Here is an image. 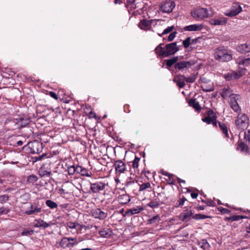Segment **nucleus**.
Segmentation results:
<instances>
[{
  "mask_svg": "<svg viewBox=\"0 0 250 250\" xmlns=\"http://www.w3.org/2000/svg\"><path fill=\"white\" fill-rule=\"evenodd\" d=\"M163 43H160L155 48L156 53L162 57H166L174 54L179 50L176 42H172L167 44L165 47H163Z\"/></svg>",
  "mask_w": 250,
  "mask_h": 250,
  "instance_id": "obj_1",
  "label": "nucleus"
},
{
  "mask_svg": "<svg viewBox=\"0 0 250 250\" xmlns=\"http://www.w3.org/2000/svg\"><path fill=\"white\" fill-rule=\"evenodd\" d=\"M214 56L215 60L222 62H229L232 59L231 53L224 47L215 49Z\"/></svg>",
  "mask_w": 250,
  "mask_h": 250,
  "instance_id": "obj_2",
  "label": "nucleus"
},
{
  "mask_svg": "<svg viewBox=\"0 0 250 250\" xmlns=\"http://www.w3.org/2000/svg\"><path fill=\"white\" fill-rule=\"evenodd\" d=\"M207 8L198 7L191 11V16L194 19L200 20L211 17L212 14Z\"/></svg>",
  "mask_w": 250,
  "mask_h": 250,
  "instance_id": "obj_3",
  "label": "nucleus"
},
{
  "mask_svg": "<svg viewBox=\"0 0 250 250\" xmlns=\"http://www.w3.org/2000/svg\"><path fill=\"white\" fill-rule=\"evenodd\" d=\"M237 119L235 120V125L238 129L244 130L248 127L249 123V119L247 115L244 113H238Z\"/></svg>",
  "mask_w": 250,
  "mask_h": 250,
  "instance_id": "obj_4",
  "label": "nucleus"
},
{
  "mask_svg": "<svg viewBox=\"0 0 250 250\" xmlns=\"http://www.w3.org/2000/svg\"><path fill=\"white\" fill-rule=\"evenodd\" d=\"M240 100L241 96L240 95L234 94L231 95L229 101L230 108L237 113H240L241 111V108L238 104Z\"/></svg>",
  "mask_w": 250,
  "mask_h": 250,
  "instance_id": "obj_5",
  "label": "nucleus"
},
{
  "mask_svg": "<svg viewBox=\"0 0 250 250\" xmlns=\"http://www.w3.org/2000/svg\"><path fill=\"white\" fill-rule=\"evenodd\" d=\"M242 11V8L239 3H234L230 7V9L225 13V15L227 16L231 17L238 15Z\"/></svg>",
  "mask_w": 250,
  "mask_h": 250,
  "instance_id": "obj_6",
  "label": "nucleus"
},
{
  "mask_svg": "<svg viewBox=\"0 0 250 250\" xmlns=\"http://www.w3.org/2000/svg\"><path fill=\"white\" fill-rule=\"evenodd\" d=\"M175 6V3L173 0H166L162 3L161 9L164 12L169 13L172 11Z\"/></svg>",
  "mask_w": 250,
  "mask_h": 250,
  "instance_id": "obj_7",
  "label": "nucleus"
},
{
  "mask_svg": "<svg viewBox=\"0 0 250 250\" xmlns=\"http://www.w3.org/2000/svg\"><path fill=\"white\" fill-rule=\"evenodd\" d=\"M42 211L41 208L36 204H30L28 208L25 210L24 213L26 215L36 214Z\"/></svg>",
  "mask_w": 250,
  "mask_h": 250,
  "instance_id": "obj_8",
  "label": "nucleus"
},
{
  "mask_svg": "<svg viewBox=\"0 0 250 250\" xmlns=\"http://www.w3.org/2000/svg\"><path fill=\"white\" fill-rule=\"evenodd\" d=\"M183 212L180 214V218L182 221L189 220L193 216V212L191 207H186Z\"/></svg>",
  "mask_w": 250,
  "mask_h": 250,
  "instance_id": "obj_9",
  "label": "nucleus"
},
{
  "mask_svg": "<svg viewBox=\"0 0 250 250\" xmlns=\"http://www.w3.org/2000/svg\"><path fill=\"white\" fill-rule=\"evenodd\" d=\"M208 22L212 25H224L227 23L228 19L224 17H215L210 19Z\"/></svg>",
  "mask_w": 250,
  "mask_h": 250,
  "instance_id": "obj_10",
  "label": "nucleus"
},
{
  "mask_svg": "<svg viewBox=\"0 0 250 250\" xmlns=\"http://www.w3.org/2000/svg\"><path fill=\"white\" fill-rule=\"evenodd\" d=\"M105 186L106 184L105 183L101 182H97L93 184L91 183L90 190L93 193H98L103 190L105 188Z\"/></svg>",
  "mask_w": 250,
  "mask_h": 250,
  "instance_id": "obj_11",
  "label": "nucleus"
},
{
  "mask_svg": "<svg viewBox=\"0 0 250 250\" xmlns=\"http://www.w3.org/2000/svg\"><path fill=\"white\" fill-rule=\"evenodd\" d=\"M92 214L94 218L99 220H104L107 216V212H104L100 208H96L92 210Z\"/></svg>",
  "mask_w": 250,
  "mask_h": 250,
  "instance_id": "obj_12",
  "label": "nucleus"
},
{
  "mask_svg": "<svg viewBox=\"0 0 250 250\" xmlns=\"http://www.w3.org/2000/svg\"><path fill=\"white\" fill-rule=\"evenodd\" d=\"M116 172L118 174L124 173L126 170V167L125 164L121 160H117L114 164Z\"/></svg>",
  "mask_w": 250,
  "mask_h": 250,
  "instance_id": "obj_13",
  "label": "nucleus"
},
{
  "mask_svg": "<svg viewBox=\"0 0 250 250\" xmlns=\"http://www.w3.org/2000/svg\"><path fill=\"white\" fill-rule=\"evenodd\" d=\"M154 22V21L153 20H143L141 21L139 24V27L143 30L147 31L148 30H150L151 28V24Z\"/></svg>",
  "mask_w": 250,
  "mask_h": 250,
  "instance_id": "obj_14",
  "label": "nucleus"
},
{
  "mask_svg": "<svg viewBox=\"0 0 250 250\" xmlns=\"http://www.w3.org/2000/svg\"><path fill=\"white\" fill-rule=\"evenodd\" d=\"M203 27V24H194L185 26L184 29L188 31H199L202 30Z\"/></svg>",
  "mask_w": 250,
  "mask_h": 250,
  "instance_id": "obj_15",
  "label": "nucleus"
},
{
  "mask_svg": "<svg viewBox=\"0 0 250 250\" xmlns=\"http://www.w3.org/2000/svg\"><path fill=\"white\" fill-rule=\"evenodd\" d=\"M237 50L242 54L250 52V42H247L238 45L237 47Z\"/></svg>",
  "mask_w": 250,
  "mask_h": 250,
  "instance_id": "obj_16",
  "label": "nucleus"
},
{
  "mask_svg": "<svg viewBox=\"0 0 250 250\" xmlns=\"http://www.w3.org/2000/svg\"><path fill=\"white\" fill-rule=\"evenodd\" d=\"M69 164L66 163L65 167L67 168V170L65 172H67L68 175H73L75 172H77V167H75L73 165V163L70 159L68 161Z\"/></svg>",
  "mask_w": 250,
  "mask_h": 250,
  "instance_id": "obj_17",
  "label": "nucleus"
},
{
  "mask_svg": "<svg viewBox=\"0 0 250 250\" xmlns=\"http://www.w3.org/2000/svg\"><path fill=\"white\" fill-rule=\"evenodd\" d=\"M191 65V63L188 61H182L177 62L175 65V69L182 70L184 68H188Z\"/></svg>",
  "mask_w": 250,
  "mask_h": 250,
  "instance_id": "obj_18",
  "label": "nucleus"
},
{
  "mask_svg": "<svg viewBox=\"0 0 250 250\" xmlns=\"http://www.w3.org/2000/svg\"><path fill=\"white\" fill-rule=\"evenodd\" d=\"M186 77L183 75H178L176 77L173 81L177 83L180 88L183 87L185 85Z\"/></svg>",
  "mask_w": 250,
  "mask_h": 250,
  "instance_id": "obj_19",
  "label": "nucleus"
},
{
  "mask_svg": "<svg viewBox=\"0 0 250 250\" xmlns=\"http://www.w3.org/2000/svg\"><path fill=\"white\" fill-rule=\"evenodd\" d=\"M35 222L36 223L34 224V226L36 228L45 229L50 226L51 224H53L51 222L48 223L41 219L36 220Z\"/></svg>",
  "mask_w": 250,
  "mask_h": 250,
  "instance_id": "obj_20",
  "label": "nucleus"
},
{
  "mask_svg": "<svg viewBox=\"0 0 250 250\" xmlns=\"http://www.w3.org/2000/svg\"><path fill=\"white\" fill-rule=\"evenodd\" d=\"M130 201V197L126 194L120 195L118 197V201L120 204H126Z\"/></svg>",
  "mask_w": 250,
  "mask_h": 250,
  "instance_id": "obj_21",
  "label": "nucleus"
},
{
  "mask_svg": "<svg viewBox=\"0 0 250 250\" xmlns=\"http://www.w3.org/2000/svg\"><path fill=\"white\" fill-rule=\"evenodd\" d=\"M232 91L231 89L228 87L227 88H224L220 92V94L224 99H226L228 97L230 98L231 95L234 94L232 93Z\"/></svg>",
  "mask_w": 250,
  "mask_h": 250,
  "instance_id": "obj_22",
  "label": "nucleus"
},
{
  "mask_svg": "<svg viewBox=\"0 0 250 250\" xmlns=\"http://www.w3.org/2000/svg\"><path fill=\"white\" fill-rule=\"evenodd\" d=\"M76 169L77 170V173H80L82 176H91V172L85 168L81 166H77Z\"/></svg>",
  "mask_w": 250,
  "mask_h": 250,
  "instance_id": "obj_23",
  "label": "nucleus"
},
{
  "mask_svg": "<svg viewBox=\"0 0 250 250\" xmlns=\"http://www.w3.org/2000/svg\"><path fill=\"white\" fill-rule=\"evenodd\" d=\"M144 209V208L141 207H137L136 208H131L127 210L125 212V214L127 215H133L139 213Z\"/></svg>",
  "mask_w": 250,
  "mask_h": 250,
  "instance_id": "obj_24",
  "label": "nucleus"
},
{
  "mask_svg": "<svg viewBox=\"0 0 250 250\" xmlns=\"http://www.w3.org/2000/svg\"><path fill=\"white\" fill-rule=\"evenodd\" d=\"M236 63L239 65H245L248 66L250 65V58H239L236 61Z\"/></svg>",
  "mask_w": 250,
  "mask_h": 250,
  "instance_id": "obj_25",
  "label": "nucleus"
},
{
  "mask_svg": "<svg viewBox=\"0 0 250 250\" xmlns=\"http://www.w3.org/2000/svg\"><path fill=\"white\" fill-rule=\"evenodd\" d=\"M99 233L101 237L107 238L111 235L112 231L110 229H106L99 231Z\"/></svg>",
  "mask_w": 250,
  "mask_h": 250,
  "instance_id": "obj_26",
  "label": "nucleus"
},
{
  "mask_svg": "<svg viewBox=\"0 0 250 250\" xmlns=\"http://www.w3.org/2000/svg\"><path fill=\"white\" fill-rule=\"evenodd\" d=\"M210 111H209L208 112V116L202 119L203 122L206 123L207 124H209L211 123L214 125L217 126V122L215 119H212L211 117H209V112Z\"/></svg>",
  "mask_w": 250,
  "mask_h": 250,
  "instance_id": "obj_27",
  "label": "nucleus"
},
{
  "mask_svg": "<svg viewBox=\"0 0 250 250\" xmlns=\"http://www.w3.org/2000/svg\"><path fill=\"white\" fill-rule=\"evenodd\" d=\"M188 104L193 107L196 110L199 111L201 110V106L199 104V102L196 101L195 99H190L188 101Z\"/></svg>",
  "mask_w": 250,
  "mask_h": 250,
  "instance_id": "obj_28",
  "label": "nucleus"
},
{
  "mask_svg": "<svg viewBox=\"0 0 250 250\" xmlns=\"http://www.w3.org/2000/svg\"><path fill=\"white\" fill-rule=\"evenodd\" d=\"M161 221V218L159 215H156L151 218H150L148 220V222L149 224H152L153 225H157L158 224L159 222Z\"/></svg>",
  "mask_w": 250,
  "mask_h": 250,
  "instance_id": "obj_29",
  "label": "nucleus"
},
{
  "mask_svg": "<svg viewBox=\"0 0 250 250\" xmlns=\"http://www.w3.org/2000/svg\"><path fill=\"white\" fill-rule=\"evenodd\" d=\"M225 78L227 81H230L232 80L237 79L235 71H232L225 75Z\"/></svg>",
  "mask_w": 250,
  "mask_h": 250,
  "instance_id": "obj_30",
  "label": "nucleus"
},
{
  "mask_svg": "<svg viewBox=\"0 0 250 250\" xmlns=\"http://www.w3.org/2000/svg\"><path fill=\"white\" fill-rule=\"evenodd\" d=\"M198 245L200 248L203 249L204 250H208L209 247V244L205 239H203L200 242H199L198 243Z\"/></svg>",
  "mask_w": 250,
  "mask_h": 250,
  "instance_id": "obj_31",
  "label": "nucleus"
},
{
  "mask_svg": "<svg viewBox=\"0 0 250 250\" xmlns=\"http://www.w3.org/2000/svg\"><path fill=\"white\" fill-rule=\"evenodd\" d=\"M218 125L220 129L222 131L226 137H229L228 128L226 125L221 122H218Z\"/></svg>",
  "mask_w": 250,
  "mask_h": 250,
  "instance_id": "obj_32",
  "label": "nucleus"
},
{
  "mask_svg": "<svg viewBox=\"0 0 250 250\" xmlns=\"http://www.w3.org/2000/svg\"><path fill=\"white\" fill-rule=\"evenodd\" d=\"M140 158L135 156L134 160L132 161V167L134 169V172H139L138 166Z\"/></svg>",
  "mask_w": 250,
  "mask_h": 250,
  "instance_id": "obj_33",
  "label": "nucleus"
},
{
  "mask_svg": "<svg viewBox=\"0 0 250 250\" xmlns=\"http://www.w3.org/2000/svg\"><path fill=\"white\" fill-rule=\"evenodd\" d=\"M160 206V201L158 199L152 200L147 204V206L151 208H157Z\"/></svg>",
  "mask_w": 250,
  "mask_h": 250,
  "instance_id": "obj_34",
  "label": "nucleus"
},
{
  "mask_svg": "<svg viewBox=\"0 0 250 250\" xmlns=\"http://www.w3.org/2000/svg\"><path fill=\"white\" fill-rule=\"evenodd\" d=\"M246 72H247L246 68L239 67V70L237 71H235L236 78H237V79H239L241 77L245 75Z\"/></svg>",
  "mask_w": 250,
  "mask_h": 250,
  "instance_id": "obj_35",
  "label": "nucleus"
},
{
  "mask_svg": "<svg viewBox=\"0 0 250 250\" xmlns=\"http://www.w3.org/2000/svg\"><path fill=\"white\" fill-rule=\"evenodd\" d=\"M81 226L77 223L69 222L67 223V227L70 229H76L80 228Z\"/></svg>",
  "mask_w": 250,
  "mask_h": 250,
  "instance_id": "obj_36",
  "label": "nucleus"
},
{
  "mask_svg": "<svg viewBox=\"0 0 250 250\" xmlns=\"http://www.w3.org/2000/svg\"><path fill=\"white\" fill-rule=\"evenodd\" d=\"M237 149L244 152L247 153L248 151V147L243 143H241L239 144Z\"/></svg>",
  "mask_w": 250,
  "mask_h": 250,
  "instance_id": "obj_37",
  "label": "nucleus"
},
{
  "mask_svg": "<svg viewBox=\"0 0 250 250\" xmlns=\"http://www.w3.org/2000/svg\"><path fill=\"white\" fill-rule=\"evenodd\" d=\"M46 205L50 208L53 209L57 207V204L55 202L50 200H47L46 201Z\"/></svg>",
  "mask_w": 250,
  "mask_h": 250,
  "instance_id": "obj_38",
  "label": "nucleus"
},
{
  "mask_svg": "<svg viewBox=\"0 0 250 250\" xmlns=\"http://www.w3.org/2000/svg\"><path fill=\"white\" fill-rule=\"evenodd\" d=\"M209 216L202 214H196L192 216V218L195 220L205 219L209 218Z\"/></svg>",
  "mask_w": 250,
  "mask_h": 250,
  "instance_id": "obj_39",
  "label": "nucleus"
},
{
  "mask_svg": "<svg viewBox=\"0 0 250 250\" xmlns=\"http://www.w3.org/2000/svg\"><path fill=\"white\" fill-rule=\"evenodd\" d=\"M38 179L37 176L34 175H31L28 177L27 182L29 183L34 184L37 181Z\"/></svg>",
  "mask_w": 250,
  "mask_h": 250,
  "instance_id": "obj_40",
  "label": "nucleus"
},
{
  "mask_svg": "<svg viewBox=\"0 0 250 250\" xmlns=\"http://www.w3.org/2000/svg\"><path fill=\"white\" fill-rule=\"evenodd\" d=\"M173 29H174L173 26H168V27H167L166 29H165L164 30V31L163 32V33L162 34L158 33V34L159 36L161 37L163 35L167 34L170 33V32H171L173 30Z\"/></svg>",
  "mask_w": 250,
  "mask_h": 250,
  "instance_id": "obj_41",
  "label": "nucleus"
},
{
  "mask_svg": "<svg viewBox=\"0 0 250 250\" xmlns=\"http://www.w3.org/2000/svg\"><path fill=\"white\" fill-rule=\"evenodd\" d=\"M177 61V57H174L172 59L167 60V61L166 65L167 66H172L174 63H175Z\"/></svg>",
  "mask_w": 250,
  "mask_h": 250,
  "instance_id": "obj_42",
  "label": "nucleus"
},
{
  "mask_svg": "<svg viewBox=\"0 0 250 250\" xmlns=\"http://www.w3.org/2000/svg\"><path fill=\"white\" fill-rule=\"evenodd\" d=\"M151 187L149 182L144 183L140 186L139 191H143Z\"/></svg>",
  "mask_w": 250,
  "mask_h": 250,
  "instance_id": "obj_43",
  "label": "nucleus"
},
{
  "mask_svg": "<svg viewBox=\"0 0 250 250\" xmlns=\"http://www.w3.org/2000/svg\"><path fill=\"white\" fill-rule=\"evenodd\" d=\"M190 40V37H188L184 41H183V44L185 48H187L188 47H189V45L191 44Z\"/></svg>",
  "mask_w": 250,
  "mask_h": 250,
  "instance_id": "obj_44",
  "label": "nucleus"
},
{
  "mask_svg": "<svg viewBox=\"0 0 250 250\" xmlns=\"http://www.w3.org/2000/svg\"><path fill=\"white\" fill-rule=\"evenodd\" d=\"M246 218V216H241V215H234L229 218V219L231 220L232 221H237L240 219Z\"/></svg>",
  "mask_w": 250,
  "mask_h": 250,
  "instance_id": "obj_45",
  "label": "nucleus"
},
{
  "mask_svg": "<svg viewBox=\"0 0 250 250\" xmlns=\"http://www.w3.org/2000/svg\"><path fill=\"white\" fill-rule=\"evenodd\" d=\"M65 109H67L66 112V114L68 118H70L71 117L73 116L74 114V110H72L70 108H67L66 107H64Z\"/></svg>",
  "mask_w": 250,
  "mask_h": 250,
  "instance_id": "obj_46",
  "label": "nucleus"
},
{
  "mask_svg": "<svg viewBox=\"0 0 250 250\" xmlns=\"http://www.w3.org/2000/svg\"><path fill=\"white\" fill-rule=\"evenodd\" d=\"M196 79V76L193 74V75H191V76H190L187 78H186L185 80L187 83H192L195 81Z\"/></svg>",
  "mask_w": 250,
  "mask_h": 250,
  "instance_id": "obj_47",
  "label": "nucleus"
},
{
  "mask_svg": "<svg viewBox=\"0 0 250 250\" xmlns=\"http://www.w3.org/2000/svg\"><path fill=\"white\" fill-rule=\"evenodd\" d=\"M9 199V196L5 194L0 196V203L1 204H4L6 201H8Z\"/></svg>",
  "mask_w": 250,
  "mask_h": 250,
  "instance_id": "obj_48",
  "label": "nucleus"
},
{
  "mask_svg": "<svg viewBox=\"0 0 250 250\" xmlns=\"http://www.w3.org/2000/svg\"><path fill=\"white\" fill-rule=\"evenodd\" d=\"M245 140L246 142L250 144V130H248L245 132Z\"/></svg>",
  "mask_w": 250,
  "mask_h": 250,
  "instance_id": "obj_49",
  "label": "nucleus"
},
{
  "mask_svg": "<svg viewBox=\"0 0 250 250\" xmlns=\"http://www.w3.org/2000/svg\"><path fill=\"white\" fill-rule=\"evenodd\" d=\"M186 200V199L185 197L182 198L178 201V203H177L175 207L176 208H178L180 206H183L184 204V203Z\"/></svg>",
  "mask_w": 250,
  "mask_h": 250,
  "instance_id": "obj_50",
  "label": "nucleus"
},
{
  "mask_svg": "<svg viewBox=\"0 0 250 250\" xmlns=\"http://www.w3.org/2000/svg\"><path fill=\"white\" fill-rule=\"evenodd\" d=\"M176 34H177L176 32H173L171 33L168 37L167 40L169 42H171V41H173V39L176 37Z\"/></svg>",
  "mask_w": 250,
  "mask_h": 250,
  "instance_id": "obj_51",
  "label": "nucleus"
},
{
  "mask_svg": "<svg viewBox=\"0 0 250 250\" xmlns=\"http://www.w3.org/2000/svg\"><path fill=\"white\" fill-rule=\"evenodd\" d=\"M66 240L67 239L68 241H69L70 240V238H63V240ZM71 240H72L73 241V243H69L67 244V246L68 247H72L74 244H76L77 243V241L75 239H71Z\"/></svg>",
  "mask_w": 250,
  "mask_h": 250,
  "instance_id": "obj_52",
  "label": "nucleus"
},
{
  "mask_svg": "<svg viewBox=\"0 0 250 250\" xmlns=\"http://www.w3.org/2000/svg\"><path fill=\"white\" fill-rule=\"evenodd\" d=\"M218 210L220 212H221L222 213H224V214H227V213H229V212H230V211L229 209L225 208H223L222 207L218 208Z\"/></svg>",
  "mask_w": 250,
  "mask_h": 250,
  "instance_id": "obj_53",
  "label": "nucleus"
},
{
  "mask_svg": "<svg viewBox=\"0 0 250 250\" xmlns=\"http://www.w3.org/2000/svg\"><path fill=\"white\" fill-rule=\"evenodd\" d=\"M33 233V230H24L22 231L21 233L22 235H32Z\"/></svg>",
  "mask_w": 250,
  "mask_h": 250,
  "instance_id": "obj_54",
  "label": "nucleus"
},
{
  "mask_svg": "<svg viewBox=\"0 0 250 250\" xmlns=\"http://www.w3.org/2000/svg\"><path fill=\"white\" fill-rule=\"evenodd\" d=\"M9 211V209H6L4 207L0 208V215L2 214H6Z\"/></svg>",
  "mask_w": 250,
  "mask_h": 250,
  "instance_id": "obj_55",
  "label": "nucleus"
},
{
  "mask_svg": "<svg viewBox=\"0 0 250 250\" xmlns=\"http://www.w3.org/2000/svg\"><path fill=\"white\" fill-rule=\"evenodd\" d=\"M40 174L42 176H49L50 175V173L49 172H47L46 171H44V172H42V170L40 169Z\"/></svg>",
  "mask_w": 250,
  "mask_h": 250,
  "instance_id": "obj_56",
  "label": "nucleus"
},
{
  "mask_svg": "<svg viewBox=\"0 0 250 250\" xmlns=\"http://www.w3.org/2000/svg\"><path fill=\"white\" fill-rule=\"evenodd\" d=\"M161 173L163 175L166 176H167V177H170L171 176H173V174H170V173H168L167 172V171H166L165 170L161 171Z\"/></svg>",
  "mask_w": 250,
  "mask_h": 250,
  "instance_id": "obj_57",
  "label": "nucleus"
},
{
  "mask_svg": "<svg viewBox=\"0 0 250 250\" xmlns=\"http://www.w3.org/2000/svg\"><path fill=\"white\" fill-rule=\"evenodd\" d=\"M172 176H173L168 177V182L170 184H174V181L173 178H172Z\"/></svg>",
  "mask_w": 250,
  "mask_h": 250,
  "instance_id": "obj_58",
  "label": "nucleus"
},
{
  "mask_svg": "<svg viewBox=\"0 0 250 250\" xmlns=\"http://www.w3.org/2000/svg\"><path fill=\"white\" fill-rule=\"evenodd\" d=\"M198 193H191V197L193 198V199H195L198 196Z\"/></svg>",
  "mask_w": 250,
  "mask_h": 250,
  "instance_id": "obj_59",
  "label": "nucleus"
},
{
  "mask_svg": "<svg viewBox=\"0 0 250 250\" xmlns=\"http://www.w3.org/2000/svg\"><path fill=\"white\" fill-rule=\"evenodd\" d=\"M60 151H61V150L59 151L58 150H53L52 152V153L53 155L56 156V155H58Z\"/></svg>",
  "mask_w": 250,
  "mask_h": 250,
  "instance_id": "obj_60",
  "label": "nucleus"
},
{
  "mask_svg": "<svg viewBox=\"0 0 250 250\" xmlns=\"http://www.w3.org/2000/svg\"><path fill=\"white\" fill-rule=\"evenodd\" d=\"M50 95L51 96V97H53L55 99H57V96L56 94L53 92H50Z\"/></svg>",
  "mask_w": 250,
  "mask_h": 250,
  "instance_id": "obj_61",
  "label": "nucleus"
},
{
  "mask_svg": "<svg viewBox=\"0 0 250 250\" xmlns=\"http://www.w3.org/2000/svg\"><path fill=\"white\" fill-rule=\"evenodd\" d=\"M177 180H178V182L179 183V184H181V183H183V184H185L186 182L185 180H183L179 178H177Z\"/></svg>",
  "mask_w": 250,
  "mask_h": 250,
  "instance_id": "obj_62",
  "label": "nucleus"
},
{
  "mask_svg": "<svg viewBox=\"0 0 250 250\" xmlns=\"http://www.w3.org/2000/svg\"><path fill=\"white\" fill-rule=\"evenodd\" d=\"M89 115H90V117H91V118L92 117L96 118V114L92 112H90L89 113Z\"/></svg>",
  "mask_w": 250,
  "mask_h": 250,
  "instance_id": "obj_63",
  "label": "nucleus"
},
{
  "mask_svg": "<svg viewBox=\"0 0 250 250\" xmlns=\"http://www.w3.org/2000/svg\"><path fill=\"white\" fill-rule=\"evenodd\" d=\"M197 41V39H193L191 41L190 40L191 44L196 43Z\"/></svg>",
  "mask_w": 250,
  "mask_h": 250,
  "instance_id": "obj_64",
  "label": "nucleus"
}]
</instances>
